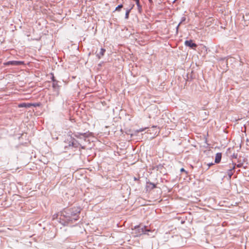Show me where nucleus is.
<instances>
[{"label":"nucleus","mask_w":249,"mask_h":249,"mask_svg":"<svg viewBox=\"0 0 249 249\" xmlns=\"http://www.w3.org/2000/svg\"><path fill=\"white\" fill-rule=\"evenodd\" d=\"M80 212L81 208L80 207H74L71 209L64 210L62 212L61 216L65 218L66 222L73 223L79 219Z\"/></svg>","instance_id":"1"},{"label":"nucleus","mask_w":249,"mask_h":249,"mask_svg":"<svg viewBox=\"0 0 249 249\" xmlns=\"http://www.w3.org/2000/svg\"><path fill=\"white\" fill-rule=\"evenodd\" d=\"M23 64V62L19 61H9L4 63L5 66H19Z\"/></svg>","instance_id":"2"},{"label":"nucleus","mask_w":249,"mask_h":249,"mask_svg":"<svg viewBox=\"0 0 249 249\" xmlns=\"http://www.w3.org/2000/svg\"><path fill=\"white\" fill-rule=\"evenodd\" d=\"M156 187V186L155 184L149 181H147L146 182V189L147 191H150Z\"/></svg>","instance_id":"3"},{"label":"nucleus","mask_w":249,"mask_h":249,"mask_svg":"<svg viewBox=\"0 0 249 249\" xmlns=\"http://www.w3.org/2000/svg\"><path fill=\"white\" fill-rule=\"evenodd\" d=\"M137 230L139 231V234L141 235L142 234H147L146 232L150 231L149 230L147 229L145 226L143 227H138Z\"/></svg>","instance_id":"4"},{"label":"nucleus","mask_w":249,"mask_h":249,"mask_svg":"<svg viewBox=\"0 0 249 249\" xmlns=\"http://www.w3.org/2000/svg\"><path fill=\"white\" fill-rule=\"evenodd\" d=\"M70 146H71L73 147H78L80 145V143L74 138L71 137V141L70 142Z\"/></svg>","instance_id":"5"},{"label":"nucleus","mask_w":249,"mask_h":249,"mask_svg":"<svg viewBox=\"0 0 249 249\" xmlns=\"http://www.w3.org/2000/svg\"><path fill=\"white\" fill-rule=\"evenodd\" d=\"M58 81H56L53 82V88L54 91L56 92L57 95L59 94V86L58 84Z\"/></svg>","instance_id":"6"},{"label":"nucleus","mask_w":249,"mask_h":249,"mask_svg":"<svg viewBox=\"0 0 249 249\" xmlns=\"http://www.w3.org/2000/svg\"><path fill=\"white\" fill-rule=\"evenodd\" d=\"M73 136L77 138H81V136L84 138H87L88 137V135L87 132L85 133H80V132H74L73 133Z\"/></svg>","instance_id":"7"},{"label":"nucleus","mask_w":249,"mask_h":249,"mask_svg":"<svg viewBox=\"0 0 249 249\" xmlns=\"http://www.w3.org/2000/svg\"><path fill=\"white\" fill-rule=\"evenodd\" d=\"M185 45L186 46L190 47L191 48H196L197 45L196 44L193 42V41L192 40H186L185 41Z\"/></svg>","instance_id":"8"},{"label":"nucleus","mask_w":249,"mask_h":249,"mask_svg":"<svg viewBox=\"0 0 249 249\" xmlns=\"http://www.w3.org/2000/svg\"><path fill=\"white\" fill-rule=\"evenodd\" d=\"M222 157V154L221 153H217L216 154L214 162L216 163H219Z\"/></svg>","instance_id":"9"},{"label":"nucleus","mask_w":249,"mask_h":249,"mask_svg":"<svg viewBox=\"0 0 249 249\" xmlns=\"http://www.w3.org/2000/svg\"><path fill=\"white\" fill-rule=\"evenodd\" d=\"M134 7V4H133L132 6H131V7H130L129 8L126 9L125 15V19L128 18L129 13H130L131 10Z\"/></svg>","instance_id":"10"},{"label":"nucleus","mask_w":249,"mask_h":249,"mask_svg":"<svg viewBox=\"0 0 249 249\" xmlns=\"http://www.w3.org/2000/svg\"><path fill=\"white\" fill-rule=\"evenodd\" d=\"M234 168H235V165H233L232 167H230V169L228 170L227 174L230 178H231V176H232V175L233 174L232 172V170L234 169Z\"/></svg>","instance_id":"11"},{"label":"nucleus","mask_w":249,"mask_h":249,"mask_svg":"<svg viewBox=\"0 0 249 249\" xmlns=\"http://www.w3.org/2000/svg\"><path fill=\"white\" fill-rule=\"evenodd\" d=\"M106 52V50L104 48H101L100 50V52L99 53L97 54V56L99 59H100L102 56L104 55V53Z\"/></svg>","instance_id":"12"},{"label":"nucleus","mask_w":249,"mask_h":249,"mask_svg":"<svg viewBox=\"0 0 249 249\" xmlns=\"http://www.w3.org/2000/svg\"><path fill=\"white\" fill-rule=\"evenodd\" d=\"M32 106L31 104H28V103H22V104H20L19 105H18V107H31Z\"/></svg>","instance_id":"13"},{"label":"nucleus","mask_w":249,"mask_h":249,"mask_svg":"<svg viewBox=\"0 0 249 249\" xmlns=\"http://www.w3.org/2000/svg\"><path fill=\"white\" fill-rule=\"evenodd\" d=\"M123 7V4H120L117 7H116L115 9V11H120L121 9Z\"/></svg>","instance_id":"14"},{"label":"nucleus","mask_w":249,"mask_h":249,"mask_svg":"<svg viewBox=\"0 0 249 249\" xmlns=\"http://www.w3.org/2000/svg\"><path fill=\"white\" fill-rule=\"evenodd\" d=\"M136 4L138 7V9L139 11V12H141L142 10V6L140 5V0L138 1V2H136Z\"/></svg>","instance_id":"15"},{"label":"nucleus","mask_w":249,"mask_h":249,"mask_svg":"<svg viewBox=\"0 0 249 249\" xmlns=\"http://www.w3.org/2000/svg\"><path fill=\"white\" fill-rule=\"evenodd\" d=\"M145 129H146V128L139 129L136 130V132H137V133H139V132H142V131H144Z\"/></svg>","instance_id":"16"},{"label":"nucleus","mask_w":249,"mask_h":249,"mask_svg":"<svg viewBox=\"0 0 249 249\" xmlns=\"http://www.w3.org/2000/svg\"><path fill=\"white\" fill-rule=\"evenodd\" d=\"M52 80L53 81V82H54V81H57L56 79H55V78L53 76H53H52Z\"/></svg>","instance_id":"17"},{"label":"nucleus","mask_w":249,"mask_h":249,"mask_svg":"<svg viewBox=\"0 0 249 249\" xmlns=\"http://www.w3.org/2000/svg\"><path fill=\"white\" fill-rule=\"evenodd\" d=\"M58 216V214H55L53 215V219H54L55 218H56Z\"/></svg>","instance_id":"18"},{"label":"nucleus","mask_w":249,"mask_h":249,"mask_svg":"<svg viewBox=\"0 0 249 249\" xmlns=\"http://www.w3.org/2000/svg\"><path fill=\"white\" fill-rule=\"evenodd\" d=\"M181 22L179 23L176 26V31L177 32H178V26H179Z\"/></svg>","instance_id":"19"},{"label":"nucleus","mask_w":249,"mask_h":249,"mask_svg":"<svg viewBox=\"0 0 249 249\" xmlns=\"http://www.w3.org/2000/svg\"><path fill=\"white\" fill-rule=\"evenodd\" d=\"M180 171H181V172H185L186 173H187V172H186V171H185V170L184 169V168H182L180 169Z\"/></svg>","instance_id":"20"},{"label":"nucleus","mask_w":249,"mask_h":249,"mask_svg":"<svg viewBox=\"0 0 249 249\" xmlns=\"http://www.w3.org/2000/svg\"><path fill=\"white\" fill-rule=\"evenodd\" d=\"M213 163H209V164H208V166H209V167H210L211 165H213Z\"/></svg>","instance_id":"21"},{"label":"nucleus","mask_w":249,"mask_h":249,"mask_svg":"<svg viewBox=\"0 0 249 249\" xmlns=\"http://www.w3.org/2000/svg\"><path fill=\"white\" fill-rule=\"evenodd\" d=\"M134 180H135V181H137V180H139V178H136V177H134Z\"/></svg>","instance_id":"22"},{"label":"nucleus","mask_w":249,"mask_h":249,"mask_svg":"<svg viewBox=\"0 0 249 249\" xmlns=\"http://www.w3.org/2000/svg\"><path fill=\"white\" fill-rule=\"evenodd\" d=\"M237 167H241V164H237Z\"/></svg>","instance_id":"23"},{"label":"nucleus","mask_w":249,"mask_h":249,"mask_svg":"<svg viewBox=\"0 0 249 249\" xmlns=\"http://www.w3.org/2000/svg\"><path fill=\"white\" fill-rule=\"evenodd\" d=\"M134 1H135V2H138V1L140 0H133Z\"/></svg>","instance_id":"24"},{"label":"nucleus","mask_w":249,"mask_h":249,"mask_svg":"<svg viewBox=\"0 0 249 249\" xmlns=\"http://www.w3.org/2000/svg\"><path fill=\"white\" fill-rule=\"evenodd\" d=\"M133 4H134V3H130V6H129V8L131 7V6H132Z\"/></svg>","instance_id":"25"},{"label":"nucleus","mask_w":249,"mask_h":249,"mask_svg":"<svg viewBox=\"0 0 249 249\" xmlns=\"http://www.w3.org/2000/svg\"><path fill=\"white\" fill-rule=\"evenodd\" d=\"M79 146H80L81 147V148H82V149H84V148H85V147H84V146H81L80 144V145H79Z\"/></svg>","instance_id":"26"},{"label":"nucleus","mask_w":249,"mask_h":249,"mask_svg":"<svg viewBox=\"0 0 249 249\" xmlns=\"http://www.w3.org/2000/svg\"><path fill=\"white\" fill-rule=\"evenodd\" d=\"M233 157H234L235 158H237V155H235V156L234 155H233Z\"/></svg>","instance_id":"27"},{"label":"nucleus","mask_w":249,"mask_h":249,"mask_svg":"<svg viewBox=\"0 0 249 249\" xmlns=\"http://www.w3.org/2000/svg\"><path fill=\"white\" fill-rule=\"evenodd\" d=\"M177 0H174L173 1H172V3H174Z\"/></svg>","instance_id":"28"},{"label":"nucleus","mask_w":249,"mask_h":249,"mask_svg":"<svg viewBox=\"0 0 249 249\" xmlns=\"http://www.w3.org/2000/svg\"><path fill=\"white\" fill-rule=\"evenodd\" d=\"M149 2H151L152 1V0H149Z\"/></svg>","instance_id":"29"}]
</instances>
